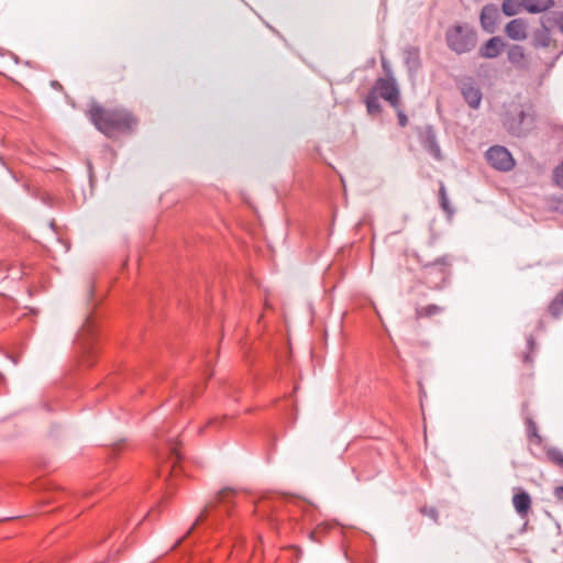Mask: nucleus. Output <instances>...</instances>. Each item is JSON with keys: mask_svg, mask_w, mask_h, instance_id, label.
<instances>
[{"mask_svg": "<svg viewBox=\"0 0 563 563\" xmlns=\"http://www.w3.org/2000/svg\"><path fill=\"white\" fill-rule=\"evenodd\" d=\"M207 512H208V509L205 508L201 514L199 515V517L197 518L196 522L191 526L190 530L188 531V533L195 528L196 525H198L200 521H202L206 517H207Z\"/></svg>", "mask_w": 563, "mask_h": 563, "instance_id": "7c9ffc66", "label": "nucleus"}, {"mask_svg": "<svg viewBox=\"0 0 563 563\" xmlns=\"http://www.w3.org/2000/svg\"><path fill=\"white\" fill-rule=\"evenodd\" d=\"M508 60L520 70L529 68V62L525 53V48L520 45H511L507 51Z\"/></svg>", "mask_w": 563, "mask_h": 563, "instance_id": "9b49d317", "label": "nucleus"}, {"mask_svg": "<svg viewBox=\"0 0 563 563\" xmlns=\"http://www.w3.org/2000/svg\"><path fill=\"white\" fill-rule=\"evenodd\" d=\"M548 461L563 468V452L556 448H550L545 452Z\"/></svg>", "mask_w": 563, "mask_h": 563, "instance_id": "b1692460", "label": "nucleus"}, {"mask_svg": "<svg viewBox=\"0 0 563 563\" xmlns=\"http://www.w3.org/2000/svg\"><path fill=\"white\" fill-rule=\"evenodd\" d=\"M405 64L409 71L416 73L421 67L420 49L417 46H408L404 51Z\"/></svg>", "mask_w": 563, "mask_h": 563, "instance_id": "4468645a", "label": "nucleus"}, {"mask_svg": "<svg viewBox=\"0 0 563 563\" xmlns=\"http://www.w3.org/2000/svg\"><path fill=\"white\" fill-rule=\"evenodd\" d=\"M439 203L441 209L446 213L448 218H452L454 214V209L449 201L446 189L443 183H440L439 186Z\"/></svg>", "mask_w": 563, "mask_h": 563, "instance_id": "a211bd4d", "label": "nucleus"}, {"mask_svg": "<svg viewBox=\"0 0 563 563\" xmlns=\"http://www.w3.org/2000/svg\"><path fill=\"white\" fill-rule=\"evenodd\" d=\"M506 35L514 41H523L528 36V25L523 19H514L505 27Z\"/></svg>", "mask_w": 563, "mask_h": 563, "instance_id": "9d476101", "label": "nucleus"}, {"mask_svg": "<svg viewBox=\"0 0 563 563\" xmlns=\"http://www.w3.org/2000/svg\"><path fill=\"white\" fill-rule=\"evenodd\" d=\"M443 311V308L431 303L423 307H419L416 309V316L418 319L420 318H430L432 316L439 314Z\"/></svg>", "mask_w": 563, "mask_h": 563, "instance_id": "aec40b11", "label": "nucleus"}, {"mask_svg": "<svg viewBox=\"0 0 563 563\" xmlns=\"http://www.w3.org/2000/svg\"><path fill=\"white\" fill-rule=\"evenodd\" d=\"M231 495H233V492L231 489H223L219 492L217 498L219 503H225Z\"/></svg>", "mask_w": 563, "mask_h": 563, "instance_id": "c85d7f7f", "label": "nucleus"}, {"mask_svg": "<svg viewBox=\"0 0 563 563\" xmlns=\"http://www.w3.org/2000/svg\"><path fill=\"white\" fill-rule=\"evenodd\" d=\"M445 40L449 48L457 54L470 52L476 44L475 34L461 25L450 27Z\"/></svg>", "mask_w": 563, "mask_h": 563, "instance_id": "20e7f679", "label": "nucleus"}, {"mask_svg": "<svg viewBox=\"0 0 563 563\" xmlns=\"http://www.w3.org/2000/svg\"><path fill=\"white\" fill-rule=\"evenodd\" d=\"M521 5L522 2L520 3L518 0H504L501 4V10L505 15L512 16L519 12Z\"/></svg>", "mask_w": 563, "mask_h": 563, "instance_id": "4be33fe9", "label": "nucleus"}, {"mask_svg": "<svg viewBox=\"0 0 563 563\" xmlns=\"http://www.w3.org/2000/svg\"><path fill=\"white\" fill-rule=\"evenodd\" d=\"M166 441L168 442V452L169 457L166 462V471L168 473L176 474L177 472V463L181 459V455L178 451L177 443L172 438H167Z\"/></svg>", "mask_w": 563, "mask_h": 563, "instance_id": "2eb2a0df", "label": "nucleus"}, {"mask_svg": "<svg viewBox=\"0 0 563 563\" xmlns=\"http://www.w3.org/2000/svg\"><path fill=\"white\" fill-rule=\"evenodd\" d=\"M397 113L398 124L405 128L408 124V118L402 110L401 102H398L397 108H393Z\"/></svg>", "mask_w": 563, "mask_h": 563, "instance_id": "bb28decb", "label": "nucleus"}, {"mask_svg": "<svg viewBox=\"0 0 563 563\" xmlns=\"http://www.w3.org/2000/svg\"><path fill=\"white\" fill-rule=\"evenodd\" d=\"M559 206H560V209L562 210L563 212V199L559 201Z\"/></svg>", "mask_w": 563, "mask_h": 563, "instance_id": "f704fd0d", "label": "nucleus"}, {"mask_svg": "<svg viewBox=\"0 0 563 563\" xmlns=\"http://www.w3.org/2000/svg\"><path fill=\"white\" fill-rule=\"evenodd\" d=\"M553 181L554 184L563 189V163L558 165L553 170Z\"/></svg>", "mask_w": 563, "mask_h": 563, "instance_id": "a878e982", "label": "nucleus"}, {"mask_svg": "<svg viewBox=\"0 0 563 563\" xmlns=\"http://www.w3.org/2000/svg\"><path fill=\"white\" fill-rule=\"evenodd\" d=\"M549 312L554 318H559L563 313V290L550 302Z\"/></svg>", "mask_w": 563, "mask_h": 563, "instance_id": "412c9836", "label": "nucleus"}, {"mask_svg": "<svg viewBox=\"0 0 563 563\" xmlns=\"http://www.w3.org/2000/svg\"><path fill=\"white\" fill-rule=\"evenodd\" d=\"M537 343L532 335H529L527 338V349L525 352L520 354L521 362L527 365L531 366L533 363V353L536 352Z\"/></svg>", "mask_w": 563, "mask_h": 563, "instance_id": "6ab92c4d", "label": "nucleus"}, {"mask_svg": "<svg viewBox=\"0 0 563 563\" xmlns=\"http://www.w3.org/2000/svg\"><path fill=\"white\" fill-rule=\"evenodd\" d=\"M460 89L464 100L472 109H477L481 106L482 91L471 78L462 80Z\"/></svg>", "mask_w": 563, "mask_h": 563, "instance_id": "0eeeda50", "label": "nucleus"}, {"mask_svg": "<svg viewBox=\"0 0 563 563\" xmlns=\"http://www.w3.org/2000/svg\"><path fill=\"white\" fill-rule=\"evenodd\" d=\"M420 143L422 147L429 152V154L437 161L442 159V153L437 142V136L431 126L424 128L420 134Z\"/></svg>", "mask_w": 563, "mask_h": 563, "instance_id": "6e6552de", "label": "nucleus"}, {"mask_svg": "<svg viewBox=\"0 0 563 563\" xmlns=\"http://www.w3.org/2000/svg\"><path fill=\"white\" fill-rule=\"evenodd\" d=\"M553 494L558 500L563 501V486L555 487Z\"/></svg>", "mask_w": 563, "mask_h": 563, "instance_id": "2f4dec72", "label": "nucleus"}, {"mask_svg": "<svg viewBox=\"0 0 563 563\" xmlns=\"http://www.w3.org/2000/svg\"><path fill=\"white\" fill-rule=\"evenodd\" d=\"M220 419L218 418H213V419H210L209 422H208V426L212 427V426H219L220 424Z\"/></svg>", "mask_w": 563, "mask_h": 563, "instance_id": "72a5a7b5", "label": "nucleus"}, {"mask_svg": "<svg viewBox=\"0 0 563 563\" xmlns=\"http://www.w3.org/2000/svg\"><path fill=\"white\" fill-rule=\"evenodd\" d=\"M418 260L422 265V276L424 282L432 288L442 287L451 275L452 258L450 255H443L432 262L422 263L420 256Z\"/></svg>", "mask_w": 563, "mask_h": 563, "instance_id": "7ed1b4c3", "label": "nucleus"}, {"mask_svg": "<svg viewBox=\"0 0 563 563\" xmlns=\"http://www.w3.org/2000/svg\"><path fill=\"white\" fill-rule=\"evenodd\" d=\"M499 20V10L495 4H486L481 11V24L489 33L495 32Z\"/></svg>", "mask_w": 563, "mask_h": 563, "instance_id": "1a4fd4ad", "label": "nucleus"}, {"mask_svg": "<svg viewBox=\"0 0 563 563\" xmlns=\"http://www.w3.org/2000/svg\"><path fill=\"white\" fill-rule=\"evenodd\" d=\"M379 98L387 101L391 108H397L400 102V90L394 77L376 79L364 100L368 114L374 115L382 112Z\"/></svg>", "mask_w": 563, "mask_h": 563, "instance_id": "f03ea898", "label": "nucleus"}, {"mask_svg": "<svg viewBox=\"0 0 563 563\" xmlns=\"http://www.w3.org/2000/svg\"><path fill=\"white\" fill-rule=\"evenodd\" d=\"M91 332H92V323H91V320L88 318L86 323L80 329L78 336H77L78 343H81L84 345V347H86L85 336L87 334H90Z\"/></svg>", "mask_w": 563, "mask_h": 563, "instance_id": "393cba45", "label": "nucleus"}, {"mask_svg": "<svg viewBox=\"0 0 563 563\" xmlns=\"http://www.w3.org/2000/svg\"><path fill=\"white\" fill-rule=\"evenodd\" d=\"M526 424H527V432H528V437H529L530 441L536 444H540L542 441V438L538 433V427H537L536 422L531 418H527Z\"/></svg>", "mask_w": 563, "mask_h": 563, "instance_id": "5701e85b", "label": "nucleus"}, {"mask_svg": "<svg viewBox=\"0 0 563 563\" xmlns=\"http://www.w3.org/2000/svg\"><path fill=\"white\" fill-rule=\"evenodd\" d=\"M512 504L517 514L521 518H526L531 509V497L527 492L520 489L514 495Z\"/></svg>", "mask_w": 563, "mask_h": 563, "instance_id": "f8f14e48", "label": "nucleus"}, {"mask_svg": "<svg viewBox=\"0 0 563 563\" xmlns=\"http://www.w3.org/2000/svg\"><path fill=\"white\" fill-rule=\"evenodd\" d=\"M92 124L108 137L131 133L137 125V118L124 108H106L93 103L88 110Z\"/></svg>", "mask_w": 563, "mask_h": 563, "instance_id": "f257e3e1", "label": "nucleus"}, {"mask_svg": "<svg viewBox=\"0 0 563 563\" xmlns=\"http://www.w3.org/2000/svg\"><path fill=\"white\" fill-rule=\"evenodd\" d=\"M486 158L489 165L497 170L508 172L515 166V161L510 152L504 146H492L486 152Z\"/></svg>", "mask_w": 563, "mask_h": 563, "instance_id": "423d86ee", "label": "nucleus"}, {"mask_svg": "<svg viewBox=\"0 0 563 563\" xmlns=\"http://www.w3.org/2000/svg\"><path fill=\"white\" fill-rule=\"evenodd\" d=\"M555 24L563 32V12L555 18Z\"/></svg>", "mask_w": 563, "mask_h": 563, "instance_id": "473e14b6", "label": "nucleus"}, {"mask_svg": "<svg viewBox=\"0 0 563 563\" xmlns=\"http://www.w3.org/2000/svg\"><path fill=\"white\" fill-rule=\"evenodd\" d=\"M325 527H322V526H318L313 531H311L309 533V538L312 540V541H316V542H320L319 538H318V534L324 530Z\"/></svg>", "mask_w": 563, "mask_h": 563, "instance_id": "c756f323", "label": "nucleus"}, {"mask_svg": "<svg viewBox=\"0 0 563 563\" xmlns=\"http://www.w3.org/2000/svg\"><path fill=\"white\" fill-rule=\"evenodd\" d=\"M420 512L423 516H427V517L431 518L434 522L438 521L439 514H438V510L435 508H433V507H422L420 509Z\"/></svg>", "mask_w": 563, "mask_h": 563, "instance_id": "cd10ccee", "label": "nucleus"}, {"mask_svg": "<svg viewBox=\"0 0 563 563\" xmlns=\"http://www.w3.org/2000/svg\"><path fill=\"white\" fill-rule=\"evenodd\" d=\"M504 47V42L499 36L489 38L479 49V55L484 58L497 57Z\"/></svg>", "mask_w": 563, "mask_h": 563, "instance_id": "ddd939ff", "label": "nucleus"}, {"mask_svg": "<svg viewBox=\"0 0 563 563\" xmlns=\"http://www.w3.org/2000/svg\"><path fill=\"white\" fill-rule=\"evenodd\" d=\"M515 114L508 115L504 121V125L512 135L522 136L532 128L534 117L522 107L516 109Z\"/></svg>", "mask_w": 563, "mask_h": 563, "instance_id": "39448f33", "label": "nucleus"}, {"mask_svg": "<svg viewBox=\"0 0 563 563\" xmlns=\"http://www.w3.org/2000/svg\"><path fill=\"white\" fill-rule=\"evenodd\" d=\"M554 4V0H522V7L530 13L547 11Z\"/></svg>", "mask_w": 563, "mask_h": 563, "instance_id": "dca6fc26", "label": "nucleus"}, {"mask_svg": "<svg viewBox=\"0 0 563 563\" xmlns=\"http://www.w3.org/2000/svg\"><path fill=\"white\" fill-rule=\"evenodd\" d=\"M551 43V34L548 27L542 26L534 31L532 44L534 47H548Z\"/></svg>", "mask_w": 563, "mask_h": 563, "instance_id": "f3484780", "label": "nucleus"}]
</instances>
